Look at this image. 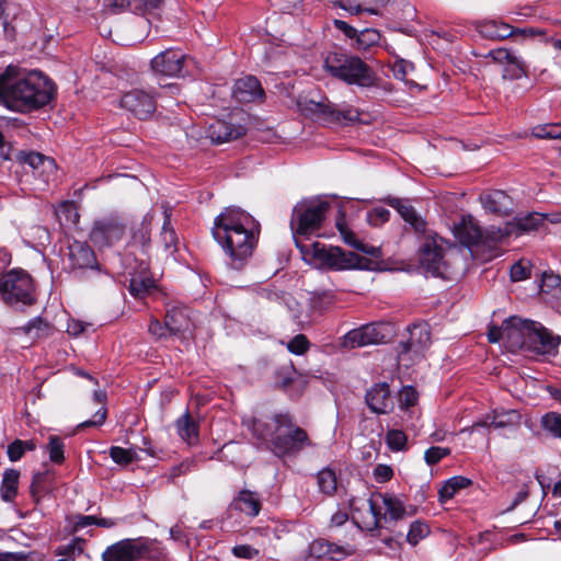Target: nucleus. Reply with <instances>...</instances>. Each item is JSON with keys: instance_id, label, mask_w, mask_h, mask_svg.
I'll return each instance as SVG.
<instances>
[{"instance_id": "052dcab7", "label": "nucleus", "mask_w": 561, "mask_h": 561, "mask_svg": "<svg viewBox=\"0 0 561 561\" xmlns=\"http://www.w3.org/2000/svg\"><path fill=\"white\" fill-rule=\"evenodd\" d=\"M393 477V470L388 465H377L374 469V478L377 482L383 483Z\"/></svg>"}, {"instance_id": "13d9d810", "label": "nucleus", "mask_w": 561, "mask_h": 561, "mask_svg": "<svg viewBox=\"0 0 561 561\" xmlns=\"http://www.w3.org/2000/svg\"><path fill=\"white\" fill-rule=\"evenodd\" d=\"M561 277L553 273H543L541 278V291L552 293L554 289L560 287Z\"/></svg>"}, {"instance_id": "ddd939ff", "label": "nucleus", "mask_w": 561, "mask_h": 561, "mask_svg": "<svg viewBox=\"0 0 561 561\" xmlns=\"http://www.w3.org/2000/svg\"><path fill=\"white\" fill-rule=\"evenodd\" d=\"M486 57L503 66L502 77L505 80H517L528 76V67L523 58L506 48L492 49Z\"/></svg>"}, {"instance_id": "c9c22d12", "label": "nucleus", "mask_w": 561, "mask_h": 561, "mask_svg": "<svg viewBox=\"0 0 561 561\" xmlns=\"http://www.w3.org/2000/svg\"><path fill=\"white\" fill-rule=\"evenodd\" d=\"M18 160L22 163L30 165L33 170L42 168L43 171H53L56 169V164L53 159L45 157L38 152L20 151L18 153Z\"/></svg>"}, {"instance_id": "dca6fc26", "label": "nucleus", "mask_w": 561, "mask_h": 561, "mask_svg": "<svg viewBox=\"0 0 561 561\" xmlns=\"http://www.w3.org/2000/svg\"><path fill=\"white\" fill-rule=\"evenodd\" d=\"M378 497L381 499L382 504L386 508V513H380V507L378 506L375 499L368 500L369 512L373 515V526L370 529H378L381 527V520H399L404 517L407 514L405 507L403 503L391 494H379Z\"/></svg>"}, {"instance_id": "a211bd4d", "label": "nucleus", "mask_w": 561, "mask_h": 561, "mask_svg": "<svg viewBox=\"0 0 561 561\" xmlns=\"http://www.w3.org/2000/svg\"><path fill=\"white\" fill-rule=\"evenodd\" d=\"M150 545L148 541H119L104 551L103 561H134L144 557Z\"/></svg>"}, {"instance_id": "a19ab883", "label": "nucleus", "mask_w": 561, "mask_h": 561, "mask_svg": "<svg viewBox=\"0 0 561 561\" xmlns=\"http://www.w3.org/2000/svg\"><path fill=\"white\" fill-rule=\"evenodd\" d=\"M108 455L112 458V460L119 466H127L138 459L135 449L123 448L118 446H112L108 450Z\"/></svg>"}, {"instance_id": "7ed1b4c3", "label": "nucleus", "mask_w": 561, "mask_h": 561, "mask_svg": "<svg viewBox=\"0 0 561 561\" xmlns=\"http://www.w3.org/2000/svg\"><path fill=\"white\" fill-rule=\"evenodd\" d=\"M243 424L260 440L268 443V448L277 457L295 456L310 446L307 432L295 424L288 413H275L266 419L243 420Z\"/></svg>"}, {"instance_id": "39448f33", "label": "nucleus", "mask_w": 561, "mask_h": 561, "mask_svg": "<svg viewBox=\"0 0 561 561\" xmlns=\"http://www.w3.org/2000/svg\"><path fill=\"white\" fill-rule=\"evenodd\" d=\"M296 245L305 260H314L320 265L335 271L365 268L368 262L358 254L344 251L340 247H325L320 242L306 244L299 240H296Z\"/></svg>"}, {"instance_id": "09e8293b", "label": "nucleus", "mask_w": 561, "mask_h": 561, "mask_svg": "<svg viewBox=\"0 0 561 561\" xmlns=\"http://www.w3.org/2000/svg\"><path fill=\"white\" fill-rule=\"evenodd\" d=\"M407 440V435L400 430H389L386 434L387 445L393 451L404 449Z\"/></svg>"}, {"instance_id": "f257e3e1", "label": "nucleus", "mask_w": 561, "mask_h": 561, "mask_svg": "<svg viewBox=\"0 0 561 561\" xmlns=\"http://www.w3.org/2000/svg\"><path fill=\"white\" fill-rule=\"evenodd\" d=\"M260 230V224L250 214L226 208L215 218L211 233L229 257V265L240 270L251 257Z\"/></svg>"}, {"instance_id": "4468645a", "label": "nucleus", "mask_w": 561, "mask_h": 561, "mask_svg": "<svg viewBox=\"0 0 561 561\" xmlns=\"http://www.w3.org/2000/svg\"><path fill=\"white\" fill-rule=\"evenodd\" d=\"M119 105L139 119L149 118L157 107L154 98L140 89H134L123 94Z\"/></svg>"}, {"instance_id": "e2e57ef3", "label": "nucleus", "mask_w": 561, "mask_h": 561, "mask_svg": "<svg viewBox=\"0 0 561 561\" xmlns=\"http://www.w3.org/2000/svg\"><path fill=\"white\" fill-rule=\"evenodd\" d=\"M24 449L22 447V440L15 439L8 446V457L11 461H18L22 458Z\"/></svg>"}, {"instance_id": "7c9ffc66", "label": "nucleus", "mask_w": 561, "mask_h": 561, "mask_svg": "<svg viewBox=\"0 0 561 561\" xmlns=\"http://www.w3.org/2000/svg\"><path fill=\"white\" fill-rule=\"evenodd\" d=\"M164 320L171 335H180L191 330L192 323L184 308L168 309Z\"/></svg>"}, {"instance_id": "aec40b11", "label": "nucleus", "mask_w": 561, "mask_h": 561, "mask_svg": "<svg viewBox=\"0 0 561 561\" xmlns=\"http://www.w3.org/2000/svg\"><path fill=\"white\" fill-rule=\"evenodd\" d=\"M529 321L516 316L504 321V344L511 352L525 351Z\"/></svg>"}, {"instance_id": "423d86ee", "label": "nucleus", "mask_w": 561, "mask_h": 561, "mask_svg": "<svg viewBox=\"0 0 561 561\" xmlns=\"http://www.w3.org/2000/svg\"><path fill=\"white\" fill-rule=\"evenodd\" d=\"M420 263L433 276L454 279L461 272L462 257L456 251H444L432 238L426 239L420 249Z\"/></svg>"}, {"instance_id": "f8f14e48", "label": "nucleus", "mask_w": 561, "mask_h": 561, "mask_svg": "<svg viewBox=\"0 0 561 561\" xmlns=\"http://www.w3.org/2000/svg\"><path fill=\"white\" fill-rule=\"evenodd\" d=\"M190 60L180 49L168 48L151 59L150 68L157 76L180 77Z\"/></svg>"}, {"instance_id": "8fccbe9b", "label": "nucleus", "mask_w": 561, "mask_h": 561, "mask_svg": "<svg viewBox=\"0 0 561 561\" xmlns=\"http://www.w3.org/2000/svg\"><path fill=\"white\" fill-rule=\"evenodd\" d=\"M336 4L344 9V10H347L350 11L352 14H360L363 12H367L369 14H373V15H378L380 14V10L376 9V8H363L360 4H358L356 2V0H340L339 2H336Z\"/></svg>"}, {"instance_id": "0eeeda50", "label": "nucleus", "mask_w": 561, "mask_h": 561, "mask_svg": "<svg viewBox=\"0 0 561 561\" xmlns=\"http://www.w3.org/2000/svg\"><path fill=\"white\" fill-rule=\"evenodd\" d=\"M0 297L15 309L36 302L35 286L32 277L23 270L13 268L0 277Z\"/></svg>"}, {"instance_id": "774afa93", "label": "nucleus", "mask_w": 561, "mask_h": 561, "mask_svg": "<svg viewBox=\"0 0 561 561\" xmlns=\"http://www.w3.org/2000/svg\"><path fill=\"white\" fill-rule=\"evenodd\" d=\"M335 26L342 31L347 37L354 38L357 35V30L341 20L334 21Z\"/></svg>"}, {"instance_id": "5701e85b", "label": "nucleus", "mask_w": 561, "mask_h": 561, "mask_svg": "<svg viewBox=\"0 0 561 561\" xmlns=\"http://www.w3.org/2000/svg\"><path fill=\"white\" fill-rule=\"evenodd\" d=\"M245 127L242 125H232L226 121L217 119L207 128V137L211 142L220 145L245 135Z\"/></svg>"}, {"instance_id": "a878e982", "label": "nucleus", "mask_w": 561, "mask_h": 561, "mask_svg": "<svg viewBox=\"0 0 561 561\" xmlns=\"http://www.w3.org/2000/svg\"><path fill=\"white\" fill-rule=\"evenodd\" d=\"M522 415L517 410L496 409L486 414L484 419L478 422L477 426H492L496 430L517 428L520 425Z\"/></svg>"}, {"instance_id": "4d7b16f0", "label": "nucleus", "mask_w": 561, "mask_h": 561, "mask_svg": "<svg viewBox=\"0 0 561 561\" xmlns=\"http://www.w3.org/2000/svg\"><path fill=\"white\" fill-rule=\"evenodd\" d=\"M148 332L157 340L167 339L168 336H171L167 323H161L157 319H152L150 321Z\"/></svg>"}, {"instance_id": "ea45409f", "label": "nucleus", "mask_w": 561, "mask_h": 561, "mask_svg": "<svg viewBox=\"0 0 561 561\" xmlns=\"http://www.w3.org/2000/svg\"><path fill=\"white\" fill-rule=\"evenodd\" d=\"M53 479V473L49 471L36 472L33 476L31 483V494L35 501H38L41 495L46 492Z\"/></svg>"}, {"instance_id": "cd10ccee", "label": "nucleus", "mask_w": 561, "mask_h": 561, "mask_svg": "<svg viewBox=\"0 0 561 561\" xmlns=\"http://www.w3.org/2000/svg\"><path fill=\"white\" fill-rule=\"evenodd\" d=\"M175 430L180 438L187 445H197L199 442V424L186 411L183 415L176 419L174 423Z\"/></svg>"}, {"instance_id": "6e6552de", "label": "nucleus", "mask_w": 561, "mask_h": 561, "mask_svg": "<svg viewBox=\"0 0 561 561\" xmlns=\"http://www.w3.org/2000/svg\"><path fill=\"white\" fill-rule=\"evenodd\" d=\"M330 209V204L325 201L311 199L298 203L294 209L290 219V228L295 237H309L317 232L321 227Z\"/></svg>"}, {"instance_id": "de8ad7c7", "label": "nucleus", "mask_w": 561, "mask_h": 561, "mask_svg": "<svg viewBox=\"0 0 561 561\" xmlns=\"http://www.w3.org/2000/svg\"><path fill=\"white\" fill-rule=\"evenodd\" d=\"M542 427L554 437L561 438V414L550 412L542 416Z\"/></svg>"}, {"instance_id": "f704fd0d", "label": "nucleus", "mask_w": 561, "mask_h": 561, "mask_svg": "<svg viewBox=\"0 0 561 561\" xmlns=\"http://www.w3.org/2000/svg\"><path fill=\"white\" fill-rule=\"evenodd\" d=\"M144 270H146V267ZM154 287V279L148 275L146 271L139 274H133L128 285L129 293L136 298L144 297Z\"/></svg>"}, {"instance_id": "bf43d9fd", "label": "nucleus", "mask_w": 561, "mask_h": 561, "mask_svg": "<svg viewBox=\"0 0 561 561\" xmlns=\"http://www.w3.org/2000/svg\"><path fill=\"white\" fill-rule=\"evenodd\" d=\"M390 211L383 207H376L368 214L370 224L377 226L389 220Z\"/></svg>"}, {"instance_id": "1a4fd4ad", "label": "nucleus", "mask_w": 561, "mask_h": 561, "mask_svg": "<svg viewBox=\"0 0 561 561\" xmlns=\"http://www.w3.org/2000/svg\"><path fill=\"white\" fill-rule=\"evenodd\" d=\"M298 106L305 115L330 123L355 122L359 118V112L356 108L352 106L340 108L328 99L320 101L311 99L299 100Z\"/></svg>"}, {"instance_id": "864d4df0", "label": "nucleus", "mask_w": 561, "mask_h": 561, "mask_svg": "<svg viewBox=\"0 0 561 561\" xmlns=\"http://www.w3.org/2000/svg\"><path fill=\"white\" fill-rule=\"evenodd\" d=\"M450 454V449L447 447L433 446L428 448L424 454V459L427 465L433 466L439 462L444 457Z\"/></svg>"}, {"instance_id": "6ab92c4d", "label": "nucleus", "mask_w": 561, "mask_h": 561, "mask_svg": "<svg viewBox=\"0 0 561 561\" xmlns=\"http://www.w3.org/2000/svg\"><path fill=\"white\" fill-rule=\"evenodd\" d=\"M68 263L71 270H95L101 273V266L98 263L94 251L90 248L87 242L72 241L68 245Z\"/></svg>"}, {"instance_id": "412c9836", "label": "nucleus", "mask_w": 561, "mask_h": 561, "mask_svg": "<svg viewBox=\"0 0 561 561\" xmlns=\"http://www.w3.org/2000/svg\"><path fill=\"white\" fill-rule=\"evenodd\" d=\"M492 227H490L489 230ZM454 233L462 244L468 247L482 243L484 240L492 241L488 237V229L483 231L471 215L461 217L460 222L454 228Z\"/></svg>"}, {"instance_id": "5fc2aeb1", "label": "nucleus", "mask_w": 561, "mask_h": 561, "mask_svg": "<svg viewBox=\"0 0 561 561\" xmlns=\"http://www.w3.org/2000/svg\"><path fill=\"white\" fill-rule=\"evenodd\" d=\"M417 400V392L411 386H405L402 388L399 394V404L401 408L408 409L413 407Z\"/></svg>"}, {"instance_id": "37998d69", "label": "nucleus", "mask_w": 561, "mask_h": 561, "mask_svg": "<svg viewBox=\"0 0 561 561\" xmlns=\"http://www.w3.org/2000/svg\"><path fill=\"white\" fill-rule=\"evenodd\" d=\"M46 449L49 453L50 461L61 463L65 460L64 449L65 445L60 437L56 435L49 436Z\"/></svg>"}, {"instance_id": "72a5a7b5", "label": "nucleus", "mask_w": 561, "mask_h": 561, "mask_svg": "<svg viewBox=\"0 0 561 561\" xmlns=\"http://www.w3.org/2000/svg\"><path fill=\"white\" fill-rule=\"evenodd\" d=\"M164 221L162 225L160 241L163 244L164 251L173 254L178 251V236L171 226V209L165 207L163 210Z\"/></svg>"}, {"instance_id": "9b49d317", "label": "nucleus", "mask_w": 561, "mask_h": 561, "mask_svg": "<svg viewBox=\"0 0 561 561\" xmlns=\"http://www.w3.org/2000/svg\"><path fill=\"white\" fill-rule=\"evenodd\" d=\"M125 230V225L118 218L105 217L94 221L89 237L95 247L108 248L123 239Z\"/></svg>"}, {"instance_id": "680f3d73", "label": "nucleus", "mask_w": 561, "mask_h": 561, "mask_svg": "<svg viewBox=\"0 0 561 561\" xmlns=\"http://www.w3.org/2000/svg\"><path fill=\"white\" fill-rule=\"evenodd\" d=\"M232 553L237 558L253 559L259 554V550L250 545H239L232 548Z\"/></svg>"}, {"instance_id": "338daca9", "label": "nucleus", "mask_w": 561, "mask_h": 561, "mask_svg": "<svg viewBox=\"0 0 561 561\" xmlns=\"http://www.w3.org/2000/svg\"><path fill=\"white\" fill-rule=\"evenodd\" d=\"M488 340L490 343H497L500 341L504 342V322L500 328L492 327L488 332Z\"/></svg>"}, {"instance_id": "2f4dec72", "label": "nucleus", "mask_w": 561, "mask_h": 561, "mask_svg": "<svg viewBox=\"0 0 561 561\" xmlns=\"http://www.w3.org/2000/svg\"><path fill=\"white\" fill-rule=\"evenodd\" d=\"M231 505L236 510L251 517L257 516L262 507L259 495L250 490H241L234 497Z\"/></svg>"}, {"instance_id": "603ef678", "label": "nucleus", "mask_w": 561, "mask_h": 561, "mask_svg": "<svg viewBox=\"0 0 561 561\" xmlns=\"http://www.w3.org/2000/svg\"><path fill=\"white\" fill-rule=\"evenodd\" d=\"M310 347V343L306 335L298 334L287 343V350L296 355L305 354Z\"/></svg>"}, {"instance_id": "79ce46f5", "label": "nucleus", "mask_w": 561, "mask_h": 561, "mask_svg": "<svg viewBox=\"0 0 561 561\" xmlns=\"http://www.w3.org/2000/svg\"><path fill=\"white\" fill-rule=\"evenodd\" d=\"M354 38H356L357 49L366 50L379 42L380 35L376 30L366 28L359 33L357 32Z\"/></svg>"}, {"instance_id": "20e7f679", "label": "nucleus", "mask_w": 561, "mask_h": 561, "mask_svg": "<svg viewBox=\"0 0 561 561\" xmlns=\"http://www.w3.org/2000/svg\"><path fill=\"white\" fill-rule=\"evenodd\" d=\"M324 67L334 78L360 88H371L377 84L375 71L359 57L344 53H330Z\"/></svg>"}, {"instance_id": "f03ea898", "label": "nucleus", "mask_w": 561, "mask_h": 561, "mask_svg": "<svg viewBox=\"0 0 561 561\" xmlns=\"http://www.w3.org/2000/svg\"><path fill=\"white\" fill-rule=\"evenodd\" d=\"M54 93V83L39 71L9 66L0 75V102L10 110L21 113L38 110L53 100Z\"/></svg>"}, {"instance_id": "bb28decb", "label": "nucleus", "mask_w": 561, "mask_h": 561, "mask_svg": "<svg viewBox=\"0 0 561 561\" xmlns=\"http://www.w3.org/2000/svg\"><path fill=\"white\" fill-rule=\"evenodd\" d=\"M480 202L486 211L500 216L507 215L512 209L511 197L501 190H494L482 194L480 196Z\"/></svg>"}, {"instance_id": "c03bdc74", "label": "nucleus", "mask_w": 561, "mask_h": 561, "mask_svg": "<svg viewBox=\"0 0 561 561\" xmlns=\"http://www.w3.org/2000/svg\"><path fill=\"white\" fill-rule=\"evenodd\" d=\"M533 136L539 139H561V125L548 124L533 128Z\"/></svg>"}, {"instance_id": "58836bf2", "label": "nucleus", "mask_w": 561, "mask_h": 561, "mask_svg": "<svg viewBox=\"0 0 561 561\" xmlns=\"http://www.w3.org/2000/svg\"><path fill=\"white\" fill-rule=\"evenodd\" d=\"M317 482L320 492L323 494L332 496L336 492L337 478L332 469L325 468L319 471L317 476Z\"/></svg>"}, {"instance_id": "c85d7f7f", "label": "nucleus", "mask_w": 561, "mask_h": 561, "mask_svg": "<svg viewBox=\"0 0 561 561\" xmlns=\"http://www.w3.org/2000/svg\"><path fill=\"white\" fill-rule=\"evenodd\" d=\"M431 344V330L427 323H416L409 328V339L404 344L407 351H424Z\"/></svg>"}, {"instance_id": "f3484780", "label": "nucleus", "mask_w": 561, "mask_h": 561, "mask_svg": "<svg viewBox=\"0 0 561 561\" xmlns=\"http://www.w3.org/2000/svg\"><path fill=\"white\" fill-rule=\"evenodd\" d=\"M543 221L545 216L542 214H528L527 216L515 218L514 222H507L503 228H495L492 226V228L488 230V237L493 242H497L515 232L537 230Z\"/></svg>"}, {"instance_id": "4c0bfd02", "label": "nucleus", "mask_w": 561, "mask_h": 561, "mask_svg": "<svg viewBox=\"0 0 561 561\" xmlns=\"http://www.w3.org/2000/svg\"><path fill=\"white\" fill-rule=\"evenodd\" d=\"M471 484V480L461 476L450 478L439 490V500L446 502L451 500L455 494Z\"/></svg>"}, {"instance_id": "69168bd1", "label": "nucleus", "mask_w": 561, "mask_h": 561, "mask_svg": "<svg viewBox=\"0 0 561 561\" xmlns=\"http://www.w3.org/2000/svg\"><path fill=\"white\" fill-rule=\"evenodd\" d=\"M348 520V514L346 511H337L335 512L330 520V528L341 527L346 524Z\"/></svg>"}, {"instance_id": "6e6d98bb", "label": "nucleus", "mask_w": 561, "mask_h": 561, "mask_svg": "<svg viewBox=\"0 0 561 561\" xmlns=\"http://www.w3.org/2000/svg\"><path fill=\"white\" fill-rule=\"evenodd\" d=\"M530 276V268L528 264L523 261L516 262L511 267V278L513 282H520Z\"/></svg>"}, {"instance_id": "c756f323", "label": "nucleus", "mask_w": 561, "mask_h": 561, "mask_svg": "<svg viewBox=\"0 0 561 561\" xmlns=\"http://www.w3.org/2000/svg\"><path fill=\"white\" fill-rule=\"evenodd\" d=\"M386 203L394 208L405 222L410 224L416 232L425 230V221L416 214L415 209L405 199L388 197Z\"/></svg>"}, {"instance_id": "e433bc0d", "label": "nucleus", "mask_w": 561, "mask_h": 561, "mask_svg": "<svg viewBox=\"0 0 561 561\" xmlns=\"http://www.w3.org/2000/svg\"><path fill=\"white\" fill-rule=\"evenodd\" d=\"M20 472L15 469H8L3 473L1 483V496L4 501L11 502L18 493Z\"/></svg>"}, {"instance_id": "0e129e2a", "label": "nucleus", "mask_w": 561, "mask_h": 561, "mask_svg": "<svg viewBox=\"0 0 561 561\" xmlns=\"http://www.w3.org/2000/svg\"><path fill=\"white\" fill-rule=\"evenodd\" d=\"M107 411L105 408H100L93 415L92 420L82 422L79 427H87V426H100L102 425L106 420Z\"/></svg>"}, {"instance_id": "473e14b6", "label": "nucleus", "mask_w": 561, "mask_h": 561, "mask_svg": "<svg viewBox=\"0 0 561 561\" xmlns=\"http://www.w3.org/2000/svg\"><path fill=\"white\" fill-rule=\"evenodd\" d=\"M479 34L489 39H505L515 36V27L499 21H485L478 25Z\"/></svg>"}, {"instance_id": "49530a36", "label": "nucleus", "mask_w": 561, "mask_h": 561, "mask_svg": "<svg viewBox=\"0 0 561 561\" xmlns=\"http://www.w3.org/2000/svg\"><path fill=\"white\" fill-rule=\"evenodd\" d=\"M317 546L320 547V550L323 553L330 554L332 559H340L341 557L351 554L353 552V548L350 545L337 546L335 543H330V542H327V543L317 542V543H313V549Z\"/></svg>"}, {"instance_id": "4be33fe9", "label": "nucleus", "mask_w": 561, "mask_h": 561, "mask_svg": "<svg viewBox=\"0 0 561 561\" xmlns=\"http://www.w3.org/2000/svg\"><path fill=\"white\" fill-rule=\"evenodd\" d=\"M365 401L370 411L377 414H387L392 411L394 407L393 398L387 382L376 383L368 389Z\"/></svg>"}, {"instance_id": "9d476101", "label": "nucleus", "mask_w": 561, "mask_h": 561, "mask_svg": "<svg viewBox=\"0 0 561 561\" xmlns=\"http://www.w3.org/2000/svg\"><path fill=\"white\" fill-rule=\"evenodd\" d=\"M560 337L552 335L540 322L529 321L525 351L536 355H554Z\"/></svg>"}, {"instance_id": "2eb2a0df", "label": "nucleus", "mask_w": 561, "mask_h": 561, "mask_svg": "<svg viewBox=\"0 0 561 561\" xmlns=\"http://www.w3.org/2000/svg\"><path fill=\"white\" fill-rule=\"evenodd\" d=\"M383 324H365L358 329L348 331L343 336V346L348 348L364 347L373 344H380L386 341Z\"/></svg>"}, {"instance_id": "b1692460", "label": "nucleus", "mask_w": 561, "mask_h": 561, "mask_svg": "<svg viewBox=\"0 0 561 561\" xmlns=\"http://www.w3.org/2000/svg\"><path fill=\"white\" fill-rule=\"evenodd\" d=\"M264 91L260 81L253 76H247L234 82L232 96L241 103L254 102L261 100Z\"/></svg>"}, {"instance_id": "393cba45", "label": "nucleus", "mask_w": 561, "mask_h": 561, "mask_svg": "<svg viewBox=\"0 0 561 561\" xmlns=\"http://www.w3.org/2000/svg\"><path fill=\"white\" fill-rule=\"evenodd\" d=\"M335 227L339 230L343 241L350 247L373 257H379L381 255V250L379 247L366 244L356 238L355 233L347 227L345 221V214L341 209L339 210V215L335 220Z\"/></svg>"}, {"instance_id": "3c124183", "label": "nucleus", "mask_w": 561, "mask_h": 561, "mask_svg": "<svg viewBox=\"0 0 561 561\" xmlns=\"http://www.w3.org/2000/svg\"><path fill=\"white\" fill-rule=\"evenodd\" d=\"M48 330V324L43 321L42 318L32 319L24 328L23 331L32 335V337H41L46 334Z\"/></svg>"}, {"instance_id": "a18cd8bd", "label": "nucleus", "mask_w": 561, "mask_h": 561, "mask_svg": "<svg viewBox=\"0 0 561 561\" xmlns=\"http://www.w3.org/2000/svg\"><path fill=\"white\" fill-rule=\"evenodd\" d=\"M430 534L428 526L421 520H415L410 525L409 533L407 535V540L412 546L419 543V541L425 538Z\"/></svg>"}]
</instances>
